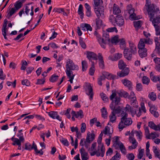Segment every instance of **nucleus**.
<instances>
[{
  "label": "nucleus",
  "instance_id": "nucleus-1",
  "mask_svg": "<svg viewBox=\"0 0 160 160\" xmlns=\"http://www.w3.org/2000/svg\"><path fill=\"white\" fill-rule=\"evenodd\" d=\"M129 49L128 48H125L123 54L125 58L128 60H131L132 56V54H135L137 53V47L135 44L133 42H129Z\"/></svg>",
  "mask_w": 160,
  "mask_h": 160
},
{
  "label": "nucleus",
  "instance_id": "nucleus-2",
  "mask_svg": "<svg viewBox=\"0 0 160 160\" xmlns=\"http://www.w3.org/2000/svg\"><path fill=\"white\" fill-rule=\"evenodd\" d=\"M122 118L118 125V128L120 131L122 130L125 126H129L132 124V121L131 118H128V114L123 111L121 113Z\"/></svg>",
  "mask_w": 160,
  "mask_h": 160
},
{
  "label": "nucleus",
  "instance_id": "nucleus-3",
  "mask_svg": "<svg viewBox=\"0 0 160 160\" xmlns=\"http://www.w3.org/2000/svg\"><path fill=\"white\" fill-rule=\"evenodd\" d=\"M144 8L147 10L149 18L154 16L158 12H160L158 8L156 7L153 4H151L150 0H146Z\"/></svg>",
  "mask_w": 160,
  "mask_h": 160
},
{
  "label": "nucleus",
  "instance_id": "nucleus-4",
  "mask_svg": "<svg viewBox=\"0 0 160 160\" xmlns=\"http://www.w3.org/2000/svg\"><path fill=\"white\" fill-rule=\"evenodd\" d=\"M91 133H90L89 132H88L85 140L84 138L82 139L81 140V146H85L86 148H88L90 144L94 140L95 138L94 131L92 130L91 131Z\"/></svg>",
  "mask_w": 160,
  "mask_h": 160
},
{
  "label": "nucleus",
  "instance_id": "nucleus-5",
  "mask_svg": "<svg viewBox=\"0 0 160 160\" xmlns=\"http://www.w3.org/2000/svg\"><path fill=\"white\" fill-rule=\"evenodd\" d=\"M112 141L113 142V146L116 149L119 148L121 152L124 154L126 153V149L123 143L119 140V137L115 136L112 138Z\"/></svg>",
  "mask_w": 160,
  "mask_h": 160
},
{
  "label": "nucleus",
  "instance_id": "nucleus-6",
  "mask_svg": "<svg viewBox=\"0 0 160 160\" xmlns=\"http://www.w3.org/2000/svg\"><path fill=\"white\" fill-rule=\"evenodd\" d=\"M66 68L65 72L67 76L73 73L72 70L79 69L78 66L75 64L72 60L70 59L67 60L66 62Z\"/></svg>",
  "mask_w": 160,
  "mask_h": 160
},
{
  "label": "nucleus",
  "instance_id": "nucleus-7",
  "mask_svg": "<svg viewBox=\"0 0 160 160\" xmlns=\"http://www.w3.org/2000/svg\"><path fill=\"white\" fill-rule=\"evenodd\" d=\"M110 99L112 101V102L110 105V108L112 111L115 109V107L113 106V103H115V105H118L120 102L121 98L117 96V94L115 92H112L110 96Z\"/></svg>",
  "mask_w": 160,
  "mask_h": 160
},
{
  "label": "nucleus",
  "instance_id": "nucleus-8",
  "mask_svg": "<svg viewBox=\"0 0 160 160\" xmlns=\"http://www.w3.org/2000/svg\"><path fill=\"white\" fill-rule=\"evenodd\" d=\"M109 42H110V39L108 32H104L102 38L101 37L100 39H99V44L102 48H105L106 44Z\"/></svg>",
  "mask_w": 160,
  "mask_h": 160
},
{
  "label": "nucleus",
  "instance_id": "nucleus-9",
  "mask_svg": "<svg viewBox=\"0 0 160 160\" xmlns=\"http://www.w3.org/2000/svg\"><path fill=\"white\" fill-rule=\"evenodd\" d=\"M86 94L89 96V99L92 100L93 99V92L92 87L90 83L85 82L83 86Z\"/></svg>",
  "mask_w": 160,
  "mask_h": 160
},
{
  "label": "nucleus",
  "instance_id": "nucleus-10",
  "mask_svg": "<svg viewBox=\"0 0 160 160\" xmlns=\"http://www.w3.org/2000/svg\"><path fill=\"white\" fill-rule=\"evenodd\" d=\"M153 40L152 39H151L149 38H142L140 39L138 45V48L139 49H142L145 48V44H152L153 43Z\"/></svg>",
  "mask_w": 160,
  "mask_h": 160
},
{
  "label": "nucleus",
  "instance_id": "nucleus-11",
  "mask_svg": "<svg viewBox=\"0 0 160 160\" xmlns=\"http://www.w3.org/2000/svg\"><path fill=\"white\" fill-rule=\"evenodd\" d=\"M98 150L92 152H90V153L91 156H93L96 155L97 156H101L103 157L105 152V148L103 145L98 146Z\"/></svg>",
  "mask_w": 160,
  "mask_h": 160
},
{
  "label": "nucleus",
  "instance_id": "nucleus-12",
  "mask_svg": "<svg viewBox=\"0 0 160 160\" xmlns=\"http://www.w3.org/2000/svg\"><path fill=\"white\" fill-rule=\"evenodd\" d=\"M154 41L155 42L156 48L153 52L151 54L152 57L157 56L160 55V42L158 41V39L157 37L155 38Z\"/></svg>",
  "mask_w": 160,
  "mask_h": 160
},
{
  "label": "nucleus",
  "instance_id": "nucleus-13",
  "mask_svg": "<svg viewBox=\"0 0 160 160\" xmlns=\"http://www.w3.org/2000/svg\"><path fill=\"white\" fill-rule=\"evenodd\" d=\"M17 136L19 137V138H15L13 136L10 139L13 142L12 144L14 146L16 145L18 146H21V143L24 142L25 141L24 138L22 135V136L20 137H19L18 136Z\"/></svg>",
  "mask_w": 160,
  "mask_h": 160
},
{
  "label": "nucleus",
  "instance_id": "nucleus-14",
  "mask_svg": "<svg viewBox=\"0 0 160 160\" xmlns=\"http://www.w3.org/2000/svg\"><path fill=\"white\" fill-rule=\"evenodd\" d=\"M150 20L152 22V24L154 26H158L160 23V12H158L155 14L154 16H152L150 18Z\"/></svg>",
  "mask_w": 160,
  "mask_h": 160
},
{
  "label": "nucleus",
  "instance_id": "nucleus-15",
  "mask_svg": "<svg viewBox=\"0 0 160 160\" xmlns=\"http://www.w3.org/2000/svg\"><path fill=\"white\" fill-rule=\"evenodd\" d=\"M150 107V111L154 117L157 118L159 116L158 112L157 111V108L154 105H153L150 102L148 103Z\"/></svg>",
  "mask_w": 160,
  "mask_h": 160
},
{
  "label": "nucleus",
  "instance_id": "nucleus-16",
  "mask_svg": "<svg viewBox=\"0 0 160 160\" xmlns=\"http://www.w3.org/2000/svg\"><path fill=\"white\" fill-rule=\"evenodd\" d=\"M122 70L117 72L118 76L119 77H123L128 76L129 72V69L128 68L121 69Z\"/></svg>",
  "mask_w": 160,
  "mask_h": 160
},
{
  "label": "nucleus",
  "instance_id": "nucleus-17",
  "mask_svg": "<svg viewBox=\"0 0 160 160\" xmlns=\"http://www.w3.org/2000/svg\"><path fill=\"white\" fill-rule=\"evenodd\" d=\"M124 20L122 16L117 15L115 18V23L119 26H122L124 24Z\"/></svg>",
  "mask_w": 160,
  "mask_h": 160
},
{
  "label": "nucleus",
  "instance_id": "nucleus-18",
  "mask_svg": "<svg viewBox=\"0 0 160 160\" xmlns=\"http://www.w3.org/2000/svg\"><path fill=\"white\" fill-rule=\"evenodd\" d=\"M47 113L48 114V116L53 119H57L59 121L62 120L61 117L58 115V112H57L51 111L48 112Z\"/></svg>",
  "mask_w": 160,
  "mask_h": 160
},
{
  "label": "nucleus",
  "instance_id": "nucleus-19",
  "mask_svg": "<svg viewBox=\"0 0 160 160\" xmlns=\"http://www.w3.org/2000/svg\"><path fill=\"white\" fill-rule=\"evenodd\" d=\"M87 57L90 61L92 62V60H97L98 59L97 55L94 52L90 51L87 52Z\"/></svg>",
  "mask_w": 160,
  "mask_h": 160
},
{
  "label": "nucleus",
  "instance_id": "nucleus-20",
  "mask_svg": "<svg viewBox=\"0 0 160 160\" xmlns=\"http://www.w3.org/2000/svg\"><path fill=\"white\" fill-rule=\"evenodd\" d=\"M121 82L123 85L128 88L129 90H132V82L127 78L121 80Z\"/></svg>",
  "mask_w": 160,
  "mask_h": 160
},
{
  "label": "nucleus",
  "instance_id": "nucleus-21",
  "mask_svg": "<svg viewBox=\"0 0 160 160\" xmlns=\"http://www.w3.org/2000/svg\"><path fill=\"white\" fill-rule=\"evenodd\" d=\"M129 140L130 142L132 144V145L129 146L128 148L130 150H132L136 148L137 146L138 143L135 138L130 136L129 137Z\"/></svg>",
  "mask_w": 160,
  "mask_h": 160
},
{
  "label": "nucleus",
  "instance_id": "nucleus-22",
  "mask_svg": "<svg viewBox=\"0 0 160 160\" xmlns=\"http://www.w3.org/2000/svg\"><path fill=\"white\" fill-rule=\"evenodd\" d=\"M122 57V54L118 53L114 54L113 56H110L108 57V59L112 61H116L120 59Z\"/></svg>",
  "mask_w": 160,
  "mask_h": 160
},
{
  "label": "nucleus",
  "instance_id": "nucleus-23",
  "mask_svg": "<svg viewBox=\"0 0 160 160\" xmlns=\"http://www.w3.org/2000/svg\"><path fill=\"white\" fill-rule=\"evenodd\" d=\"M134 8L128 11V12L130 15L129 17L131 19H132V20H137L141 18V17L139 18H138L137 17H136L135 13H134Z\"/></svg>",
  "mask_w": 160,
  "mask_h": 160
},
{
  "label": "nucleus",
  "instance_id": "nucleus-24",
  "mask_svg": "<svg viewBox=\"0 0 160 160\" xmlns=\"http://www.w3.org/2000/svg\"><path fill=\"white\" fill-rule=\"evenodd\" d=\"M25 149L26 150H31L32 149H34L35 152H37V146L36 145L34 144V143L33 146H32L29 143L27 142L25 143Z\"/></svg>",
  "mask_w": 160,
  "mask_h": 160
},
{
  "label": "nucleus",
  "instance_id": "nucleus-25",
  "mask_svg": "<svg viewBox=\"0 0 160 160\" xmlns=\"http://www.w3.org/2000/svg\"><path fill=\"white\" fill-rule=\"evenodd\" d=\"M81 155L82 160H88L89 155L87 152L84 151L83 148L81 149Z\"/></svg>",
  "mask_w": 160,
  "mask_h": 160
},
{
  "label": "nucleus",
  "instance_id": "nucleus-26",
  "mask_svg": "<svg viewBox=\"0 0 160 160\" xmlns=\"http://www.w3.org/2000/svg\"><path fill=\"white\" fill-rule=\"evenodd\" d=\"M81 28L84 31H91L92 30V28L90 25L86 23H82Z\"/></svg>",
  "mask_w": 160,
  "mask_h": 160
},
{
  "label": "nucleus",
  "instance_id": "nucleus-27",
  "mask_svg": "<svg viewBox=\"0 0 160 160\" xmlns=\"http://www.w3.org/2000/svg\"><path fill=\"white\" fill-rule=\"evenodd\" d=\"M147 49L146 48L139 49L138 52L140 57L141 58L146 57L147 55Z\"/></svg>",
  "mask_w": 160,
  "mask_h": 160
},
{
  "label": "nucleus",
  "instance_id": "nucleus-28",
  "mask_svg": "<svg viewBox=\"0 0 160 160\" xmlns=\"http://www.w3.org/2000/svg\"><path fill=\"white\" fill-rule=\"evenodd\" d=\"M103 7H102L101 9V11H100V10L98 8V7H95L94 8V11L95 12L96 14V15L98 17V18H99L100 16H101L102 15H103L104 14L103 13Z\"/></svg>",
  "mask_w": 160,
  "mask_h": 160
},
{
  "label": "nucleus",
  "instance_id": "nucleus-29",
  "mask_svg": "<svg viewBox=\"0 0 160 160\" xmlns=\"http://www.w3.org/2000/svg\"><path fill=\"white\" fill-rule=\"evenodd\" d=\"M24 1V0H20L17 2L14 5V8L18 10L21 8L22 5V3Z\"/></svg>",
  "mask_w": 160,
  "mask_h": 160
},
{
  "label": "nucleus",
  "instance_id": "nucleus-30",
  "mask_svg": "<svg viewBox=\"0 0 160 160\" xmlns=\"http://www.w3.org/2000/svg\"><path fill=\"white\" fill-rule=\"evenodd\" d=\"M119 38L118 36L116 35L112 37L110 39V42L113 44L116 45L119 42Z\"/></svg>",
  "mask_w": 160,
  "mask_h": 160
},
{
  "label": "nucleus",
  "instance_id": "nucleus-31",
  "mask_svg": "<svg viewBox=\"0 0 160 160\" xmlns=\"http://www.w3.org/2000/svg\"><path fill=\"white\" fill-rule=\"evenodd\" d=\"M132 116H133L134 115H136L138 117H140L141 115V110L140 108H139V109H136L135 110H133L132 111Z\"/></svg>",
  "mask_w": 160,
  "mask_h": 160
},
{
  "label": "nucleus",
  "instance_id": "nucleus-32",
  "mask_svg": "<svg viewBox=\"0 0 160 160\" xmlns=\"http://www.w3.org/2000/svg\"><path fill=\"white\" fill-rule=\"evenodd\" d=\"M113 13L114 14H117L121 12V10L118 6L116 4H114L113 7Z\"/></svg>",
  "mask_w": 160,
  "mask_h": 160
},
{
  "label": "nucleus",
  "instance_id": "nucleus-33",
  "mask_svg": "<svg viewBox=\"0 0 160 160\" xmlns=\"http://www.w3.org/2000/svg\"><path fill=\"white\" fill-rule=\"evenodd\" d=\"M18 10L14 8L10 9L7 11L8 16L9 18H10L14 13L16 12Z\"/></svg>",
  "mask_w": 160,
  "mask_h": 160
},
{
  "label": "nucleus",
  "instance_id": "nucleus-34",
  "mask_svg": "<svg viewBox=\"0 0 160 160\" xmlns=\"http://www.w3.org/2000/svg\"><path fill=\"white\" fill-rule=\"evenodd\" d=\"M148 126L151 128L155 130L158 131V125H156L152 121H150L148 123Z\"/></svg>",
  "mask_w": 160,
  "mask_h": 160
},
{
  "label": "nucleus",
  "instance_id": "nucleus-35",
  "mask_svg": "<svg viewBox=\"0 0 160 160\" xmlns=\"http://www.w3.org/2000/svg\"><path fill=\"white\" fill-rule=\"evenodd\" d=\"M144 128L145 130V135L146 136V138L150 139V134L148 128L145 125H144Z\"/></svg>",
  "mask_w": 160,
  "mask_h": 160
},
{
  "label": "nucleus",
  "instance_id": "nucleus-36",
  "mask_svg": "<svg viewBox=\"0 0 160 160\" xmlns=\"http://www.w3.org/2000/svg\"><path fill=\"white\" fill-rule=\"evenodd\" d=\"M126 64L122 60H120L118 61V67L120 70L126 68Z\"/></svg>",
  "mask_w": 160,
  "mask_h": 160
},
{
  "label": "nucleus",
  "instance_id": "nucleus-37",
  "mask_svg": "<svg viewBox=\"0 0 160 160\" xmlns=\"http://www.w3.org/2000/svg\"><path fill=\"white\" fill-rule=\"evenodd\" d=\"M82 70L83 72L86 71L88 67V65L87 62L85 60L82 62Z\"/></svg>",
  "mask_w": 160,
  "mask_h": 160
},
{
  "label": "nucleus",
  "instance_id": "nucleus-38",
  "mask_svg": "<svg viewBox=\"0 0 160 160\" xmlns=\"http://www.w3.org/2000/svg\"><path fill=\"white\" fill-rule=\"evenodd\" d=\"M95 71V68L94 65V62H92L91 67L89 69V74L93 76L94 75Z\"/></svg>",
  "mask_w": 160,
  "mask_h": 160
},
{
  "label": "nucleus",
  "instance_id": "nucleus-39",
  "mask_svg": "<svg viewBox=\"0 0 160 160\" xmlns=\"http://www.w3.org/2000/svg\"><path fill=\"white\" fill-rule=\"evenodd\" d=\"M71 131L72 132H75L77 138H79L80 136V133L78 132V128L77 127H70Z\"/></svg>",
  "mask_w": 160,
  "mask_h": 160
},
{
  "label": "nucleus",
  "instance_id": "nucleus-40",
  "mask_svg": "<svg viewBox=\"0 0 160 160\" xmlns=\"http://www.w3.org/2000/svg\"><path fill=\"white\" fill-rule=\"evenodd\" d=\"M109 117L110 122L112 123H114L115 122L116 119V117L114 111L112 112L111 114L109 116Z\"/></svg>",
  "mask_w": 160,
  "mask_h": 160
},
{
  "label": "nucleus",
  "instance_id": "nucleus-41",
  "mask_svg": "<svg viewBox=\"0 0 160 160\" xmlns=\"http://www.w3.org/2000/svg\"><path fill=\"white\" fill-rule=\"evenodd\" d=\"M153 148L155 156L160 159V150H158L157 147L155 146L153 147Z\"/></svg>",
  "mask_w": 160,
  "mask_h": 160
},
{
  "label": "nucleus",
  "instance_id": "nucleus-42",
  "mask_svg": "<svg viewBox=\"0 0 160 160\" xmlns=\"http://www.w3.org/2000/svg\"><path fill=\"white\" fill-rule=\"evenodd\" d=\"M118 94L120 96L125 98H127L128 96V93L124 91H121L118 93Z\"/></svg>",
  "mask_w": 160,
  "mask_h": 160
},
{
  "label": "nucleus",
  "instance_id": "nucleus-43",
  "mask_svg": "<svg viewBox=\"0 0 160 160\" xmlns=\"http://www.w3.org/2000/svg\"><path fill=\"white\" fill-rule=\"evenodd\" d=\"M142 82L143 84L148 85L150 82V79L146 76H144L142 77Z\"/></svg>",
  "mask_w": 160,
  "mask_h": 160
},
{
  "label": "nucleus",
  "instance_id": "nucleus-44",
  "mask_svg": "<svg viewBox=\"0 0 160 160\" xmlns=\"http://www.w3.org/2000/svg\"><path fill=\"white\" fill-rule=\"evenodd\" d=\"M102 112V115L103 118H105L107 117L108 112L106 108L105 107H103L101 109Z\"/></svg>",
  "mask_w": 160,
  "mask_h": 160
},
{
  "label": "nucleus",
  "instance_id": "nucleus-45",
  "mask_svg": "<svg viewBox=\"0 0 160 160\" xmlns=\"http://www.w3.org/2000/svg\"><path fill=\"white\" fill-rule=\"evenodd\" d=\"M148 97L150 99L153 101H155L157 98L156 94L153 92H151L148 95Z\"/></svg>",
  "mask_w": 160,
  "mask_h": 160
},
{
  "label": "nucleus",
  "instance_id": "nucleus-46",
  "mask_svg": "<svg viewBox=\"0 0 160 160\" xmlns=\"http://www.w3.org/2000/svg\"><path fill=\"white\" fill-rule=\"evenodd\" d=\"M105 79V77L104 75L100 77L98 79V83L100 86L102 85V82L104 81Z\"/></svg>",
  "mask_w": 160,
  "mask_h": 160
},
{
  "label": "nucleus",
  "instance_id": "nucleus-47",
  "mask_svg": "<svg viewBox=\"0 0 160 160\" xmlns=\"http://www.w3.org/2000/svg\"><path fill=\"white\" fill-rule=\"evenodd\" d=\"M131 104L132 106L134 107L137 108L138 107V105L137 103V101L136 98L133 99H130Z\"/></svg>",
  "mask_w": 160,
  "mask_h": 160
},
{
  "label": "nucleus",
  "instance_id": "nucleus-48",
  "mask_svg": "<svg viewBox=\"0 0 160 160\" xmlns=\"http://www.w3.org/2000/svg\"><path fill=\"white\" fill-rule=\"evenodd\" d=\"M22 84L23 86L28 87L30 86V82L27 79H24L22 81Z\"/></svg>",
  "mask_w": 160,
  "mask_h": 160
},
{
  "label": "nucleus",
  "instance_id": "nucleus-49",
  "mask_svg": "<svg viewBox=\"0 0 160 160\" xmlns=\"http://www.w3.org/2000/svg\"><path fill=\"white\" fill-rule=\"evenodd\" d=\"M60 141L65 146H68L69 143L68 140L64 138H61L60 139Z\"/></svg>",
  "mask_w": 160,
  "mask_h": 160
},
{
  "label": "nucleus",
  "instance_id": "nucleus-50",
  "mask_svg": "<svg viewBox=\"0 0 160 160\" xmlns=\"http://www.w3.org/2000/svg\"><path fill=\"white\" fill-rule=\"evenodd\" d=\"M58 76L55 74L52 75L49 79L50 82H55L58 78Z\"/></svg>",
  "mask_w": 160,
  "mask_h": 160
},
{
  "label": "nucleus",
  "instance_id": "nucleus-51",
  "mask_svg": "<svg viewBox=\"0 0 160 160\" xmlns=\"http://www.w3.org/2000/svg\"><path fill=\"white\" fill-rule=\"evenodd\" d=\"M96 23L97 28L99 29L102 25V21L99 18H96Z\"/></svg>",
  "mask_w": 160,
  "mask_h": 160
},
{
  "label": "nucleus",
  "instance_id": "nucleus-52",
  "mask_svg": "<svg viewBox=\"0 0 160 160\" xmlns=\"http://www.w3.org/2000/svg\"><path fill=\"white\" fill-rule=\"evenodd\" d=\"M119 44L121 48H124L125 46V39L123 38L119 39Z\"/></svg>",
  "mask_w": 160,
  "mask_h": 160
},
{
  "label": "nucleus",
  "instance_id": "nucleus-53",
  "mask_svg": "<svg viewBox=\"0 0 160 160\" xmlns=\"http://www.w3.org/2000/svg\"><path fill=\"white\" fill-rule=\"evenodd\" d=\"M81 127V132L84 133L85 132L86 128V125L85 123H82Z\"/></svg>",
  "mask_w": 160,
  "mask_h": 160
},
{
  "label": "nucleus",
  "instance_id": "nucleus-54",
  "mask_svg": "<svg viewBox=\"0 0 160 160\" xmlns=\"http://www.w3.org/2000/svg\"><path fill=\"white\" fill-rule=\"evenodd\" d=\"M125 110L126 111L130 112L131 114H132V111H133V109L132 107L128 104H127L126 107L125 108Z\"/></svg>",
  "mask_w": 160,
  "mask_h": 160
},
{
  "label": "nucleus",
  "instance_id": "nucleus-55",
  "mask_svg": "<svg viewBox=\"0 0 160 160\" xmlns=\"http://www.w3.org/2000/svg\"><path fill=\"white\" fill-rule=\"evenodd\" d=\"M107 31L108 32H115L117 33L118 32L117 28L115 27L109 28L107 29Z\"/></svg>",
  "mask_w": 160,
  "mask_h": 160
},
{
  "label": "nucleus",
  "instance_id": "nucleus-56",
  "mask_svg": "<svg viewBox=\"0 0 160 160\" xmlns=\"http://www.w3.org/2000/svg\"><path fill=\"white\" fill-rule=\"evenodd\" d=\"M116 152V154L112 158V160H119L120 158V154L117 151Z\"/></svg>",
  "mask_w": 160,
  "mask_h": 160
},
{
  "label": "nucleus",
  "instance_id": "nucleus-57",
  "mask_svg": "<svg viewBox=\"0 0 160 160\" xmlns=\"http://www.w3.org/2000/svg\"><path fill=\"white\" fill-rule=\"evenodd\" d=\"M100 95L101 98H102L103 101H107L108 100V98L105 93H101L100 94Z\"/></svg>",
  "mask_w": 160,
  "mask_h": 160
},
{
  "label": "nucleus",
  "instance_id": "nucleus-58",
  "mask_svg": "<svg viewBox=\"0 0 160 160\" xmlns=\"http://www.w3.org/2000/svg\"><path fill=\"white\" fill-rule=\"evenodd\" d=\"M141 21H138L137 22H134V25L135 28H139L141 27Z\"/></svg>",
  "mask_w": 160,
  "mask_h": 160
},
{
  "label": "nucleus",
  "instance_id": "nucleus-59",
  "mask_svg": "<svg viewBox=\"0 0 160 160\" xmlns=\"http://www.w3.org/2000/svg\"><path fill=\"white\" fill-rule=\"evenodd\" d=\"M71 114L72 116H74L76 118H78L80 115V113L79 112V111L76 112L73 110L72 111Z\"/></svg>",
  "mask_w": 160,
  "mask_h": 160
},
{
  "label": "nucleus",
  "instance_id": "nucleus-60",
  "mask_svg": "<svg viewBox=\"0 0 160 160\" xmlns=\"http://www.w3.org/2000/svg\"><path fill=\"white\" fill-rule=\"evenodd\" d=\"M144 150L143 149H141L139 151V153L138 155V158L141 159L143 155Z\"/></svg>",
  "mask_w": 160,
  "mask_h": 160
},
{
  "label": "nucleus",
  "instance_id": "nucleus-61",
  "mask_svg": "<svg viewBox=\"0 0 160 160\" xmlns=\"http://www.w3.org/2000/svg\"><path fill=\"white\" fill-rule=\"evenodd\" d=\"M136 89L138 91H141L142 90V85L141 83H138L136 84Z\"/></svg>",
  "mask_w": 160,
  "mask_h": 160
},
{
  "label": "nucleus",
  "instance_id": "nucleus-62",
  "mask_svg": "<svg viewBox=\"0 0 160 160\" xmlns=\"http://www.w3.org/2000/svg\"><path fill=\"white\" fill-rule=\"evenodd\" d=\"M49 46L53 49H56L59 47L55 43L53 42L50 43Z\"/></svg>",
  "mask_w": 160,
  "mask_h": 160
},
{
  "label": "nucleus",
  "instance_id": "nucleus-63",
  "mask_svg": "<svg viewBox=\"0 0 160 160\" xmlns=\"http://www.w3.org/2000/svg\"><path fill=\"white\" fill-rule=\"evenodd\" d=\"M6 77L5 75L3 74V72L2 68L0 69V79L1 80H4Z\"/></svg>",
  "mask_w": 160,
  "mask_h": 160
},
{
  "label": "nucleus",
  "instance_id": "nucleus-64",
  "mask_svg": "<svg viewBox=\"0 0 160 160\" xmlns=\"http://www.w3.org/2000/svg\"><path fill=\"white\" fill-rule=\"evenodd\" d=\"M155 29L156 34V35H160V27L159 26H154Z\"/></svg>",
  "mask_w": 160,
  "mask_h": 160
}]
</instances>
